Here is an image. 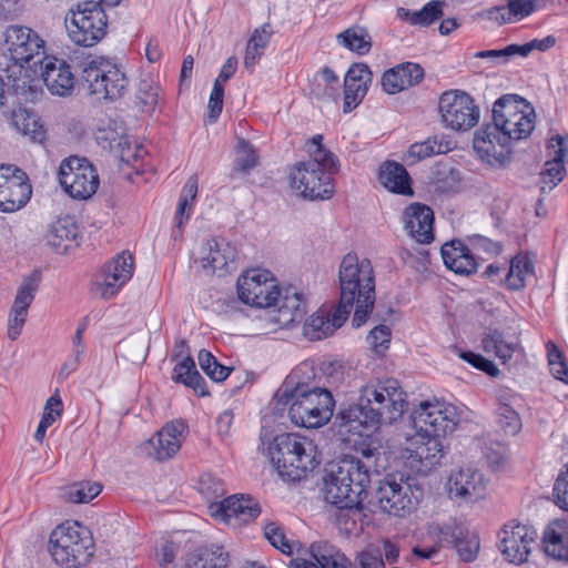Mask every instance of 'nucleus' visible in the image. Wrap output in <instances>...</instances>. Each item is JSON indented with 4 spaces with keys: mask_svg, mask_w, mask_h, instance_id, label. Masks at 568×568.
Returning a JSON list of instances; mask_svg holds the SVG:
<instances>
[{
    "mask_svg": "<svg viewBox=\"0 0 568 568\" xmlns=\"http://www.w3.org/2000/svg\"><path fill=\"white\" fill-rule=\"evenodd\" d=\"M38 287L39 277L34 274L24 278L19 286L8 320L7 334L9 339L16 341L20 336L27 321L28 308L34 300Z\"/></svg>",
    "mask_w": 568,
    "mask_h": 568,
    "instance_id": "b1692460",
    "label": "nucleus"
},
{
    "mask_svg": "<svg viewBox=\"0 0 568 568\" xmlns=\"http://www.w3.org/2000/svg\"><path fill=\"white\" fill-rule=\"evenodd\" d=\"M186 432L187 425L183 420L168 423L148 440L145 450L156 460L169 459L180 450Z\"/></svg>",
    "mask_w": 568,
    "mask_h": 568,
    "instance_id": "5701e85b",
    "label": "nucleus"
},
{
    "mask_svg": "<svg viewBox=\"0 0 568 568\" xmlns=\"http://www.w3.org/2000/svg\"><path fill=\"white\" fill-rule=\"evenodd\" d=\"M49 551L62 568H80L93 555V539L85 527L77 521H67L51 532Z\"/></svg>",
    "mask_w": 568,
    "mask_h": 568,
    "instance_id": "6e6552de",
    "label": "nucleus"
},
{
    "mask_svg": "<svg viewBox=\"0 0 568 568\" xmlns=\"http://www.w3.org/2000/svg\"><path fill=\"white\" fill-rule=\"evenodd\" d=\"M412 417L417 430L415 455L426 468L433 467L444 455L442 437L453 433L459 422L457 409L444 400H424Z\"/></svg>",
    "mask_w": 568,
    "mask_h": 568,
    "instance_id": "20e7f679",
    "label": "nucleus"
},
{
    "mask_svg": "<svg viewBox=\"0 0 568 568\" xmlns=\"http://www.w3.org/2000/svg\"><path fill=\"white\" fill-rule=\"evenodd\" d=\"M548 148L554 150V158L545 163L541 176V191H551L565 175L564 160L567 155V148L562 136L556 135L549 140Z\"/></svg>",
    "mask_w": 568,
    "mask_h": 568,
    "instance_id": "473e14b6",
    "label": "nucleus"
},
{
    "mask_svg": "<svg viewBox=\"0 0 568 568\" xmlns=\"http://www.w3.org/2000/svg\"><path fill=\"white\" fill-rule=\"evenodd\" d=\"M556 43V38L554 36H547L544 39H534L524 44H516L518 57L526 58L534 50L547 51L552 48Z\"/></svg>",
    "mask_w": 568,
    "mask_h": 568,
    "instance_id": "0e129e2a",
    "label": "nucleus"
},
{
    "mask_svg": "<svg viewBox=\"0 0 568 568\" xmlns=\"http://www.w3.org/2000/svg\"><path fill=\"white\" fill-rule=\"evenodd\" d=\"M478 59H488L493 65L505 64L513 58L518 57L516 44H509L503 49L484 50L474 54Z\"/></svg>",
    "mask_w": 568,
    "mask_h": 568,
    "instance_id": "052dcab7",
    "label": "nucleus"
},
{
    "mask_svg": "<svg viewBox=\"0 0 568 568\" xmlns=\"http://www.w3.org/2000/svg\"><path fill=\"white\" fill-rule=\"evenodd\" d=\"M260 513L258 504L245 495H233L209 506L211 517L233 528L254 520Z\"/></svg>",
    "mask_w": 568,
    "mask_h": 568,
    "instance_id": "f3484780",
    "label": "nucleus"
},
{
    "mask_svg": "<svg viewBox=\"0 0 568 568\" xmlns=\"http://www.w3.org/2000/svg\"><path fill=\"white\" fill-rule=\"evenodd\" d=\"M535 276L534 262L526 254H518L510 261L506 285L513 291L521 290Z\"/></svg>",
    "mask_w": 568,
    "mask_h": 568,
    "instance_id": "a19ab883",
    "label": "nucleus"
},
{
    "mask_svg": "<svg viewBox=\"0 0 568 568\" xmlns=\"http://www.w3.org/2000/svg\"><path fill=\"white\" fill-rule=\"evenodd\" d=\"M59 182L73 199L88 200L99 187V175L94 166L84 158L70 156L59 168Z\"/></svg>",
    "mask_w": 568,
    "mask_h": 568,
    "instance_id": "9b49d317",
    "label": "nucleus"
},
{
    "mask_svg": "<svg viewBox=\"0 0 568 568\" xmlns=\"http://www.w3.org/2000/svg\"><path fill=\"white\" fill-rule=\"evenodd\" d=\"M82 79L89 93L99 100L119 99L128 85V79L120 67L103 57L93 58L84 64Z\"/></svg>",
    "mask_w": 568,
    "mask_h": 568,
    "instance_id": "9d476101",
    "label": "nucleus"
},
{
    "mask_svg": "<svg viewBox=\"0 0 568 568\" xmlns=\"http://www.w3.org/2000/svg\"><path fill=\"white\" fill-rule=\"evenodd\" d=\"M64 24L69 40L79 47L92 48L108 33V16L100 2L80 1L70 7Z\"/></svg>",
    "mask_w": 568,
    "mask_h": 568,
    "instance_id": "1a4fd4ad",
    "label": "nucleus"
},
{
    "mask_svg": "<svg viewBox=\"0 0 568 568\" xmlns=\"http://www.w3.org/2000/svg\"><path fill=\"white\" fill-rule=\"evenodd\" d=\"M102 490V486L95 481H81L73 484L65 491V499L74 504H84L95 498Z\"/></svg>",
    "mask_w": 568,
    "mask_h": 568,
    "instance_id": "603ef678",
    "label": "nucleus"
},
{
    "mask_svg": "<svg viewBox=\"0 0 568 568\" xmlns=\"http://www.w3.org/2000/svg\"><path fill=\"white\" fill-rule=\"evenodd\" d=\"M544 549L548 556L559 560H568V523L551 521L544 531Z\"/></svg>",
    "mask_w": 568,
    "mask_h": 568,
    "instance_id": "c9c22d12",
    "label": "nucleus"
},
{
    "mask_svg": "<svg viewBox=\"0 0 568 568\" xmlns=\"http://www.w3.org/2000/svg\"><path fill=\"white\" fill-rule=\"evenodd\" d=\"M444 1L434 0L426 3L420 10L414 11L413 26L428 27L443 16Z\"/></svg>",
    "mask_w": 568,
    "mask_h": 568,
    "instance_id": "13d9d810",
    "label": "nucleus"
},
{
    "mask_svg": "<svg viewBox=\"0 0 568 568\" xmlns=\"http://www.w3.org/2000/svg\"><path fill=\"white\" fill-rule=\"evenodd\" d=\"M379 182L388 191L412 195L410 178L406 169L397 162H385L379 170Z\"/></svg>",
    "mask_w": 568,
    "mask_h": 568,
    "instance_id": "58836bf2",
    "label": "nucleus"
},
{
    "mask_svg": "<svg viewBox=\"0 0 568 568\" xmlns=\"http://www.w3.org/2000/svg\"><path fill=\"white\" fill-rule=\"evenodd\" d=\"M133 275V257L125 252L116 255L103 267L101 278L93 284V292L103 300L118 294Z\"/></svg>",
    "mask_w": 568,
    "mask_h": 568,
    "instance_id": "aec40b11",
    "label": "nucleus"
},
{
    "mask_svg": "<svg viewBox=\"0 0 568 568\" xmlns=\"http://www.w3.org/2000/svg\"><path fill=\"white\" fill-rule=\"evenodd\" d=\"M136 97L144 111H153L160 99V87L151 75H145L138 83Z\"/></svg>",
    "mask_w": 568,
    "mask_h": 568,
    "instance_id": "3c124183",
    "label": "nucleus"
},
{
    "mask_svg": "<svg viewBox=\"0 0 568 568\" xmlns=\"http://www.w3.org/2000/svg\"><path fill=\"white\" fill-rule=\"evenodd\" d=\"M323 135H314L306 144L310 159L302 161L305 164H314L313 168L327 173L331 178L339 171L337 156L323 145Z\"/></svg>",
    "mask_w": 568,
    "mask_h": 568,
    "instance_id": "e433bc0d",
    "label": "nucleus"
},
{
    "mask_svg": "<svg viewBox=\"0 0 568 568\" xmlns=\"http://www.w3.org/2000/svg\"><path fill=\"white\" fill-rule=\"evenodd\" d=\"M448 151H450L448 141L438 136H433L428 138L424 142L412 144L407 151V159H410L412 163H414L435 154H445Z\"/></svg>",
    "mask_w": 568,
    "mask_h": 568,
    "instance_id": "de8ad7c7",
    "label": "nucleus"
},
{
    "mask_svg": "<svg viewBox=\"0 0 568 568\" xmlns=\"http://www.w3.org/2000/svg\"><path fill=\"white\" fill-rule=\"evenodd\" d=\"M498 424L506 435H516L521 429V420L516 409L507 403H501L497 409Z\"/></svg>",
    "mask_w": 568,
    "mask_h": 568,
    "instance_id": "6e6d98bb",
    "label": "nucleus"
},
{
    "mask_svg": "<svg viewBox=\"0 0 568 568\" xmlns=\"http://www.w3.org/2000/svg\"><path fill=\"white\" fill-rule=\"evenodd\" d=\"M486 488L484 475L471 467L452 471L447 481L449 497L460 503H473L483 498Z\"/></svg>",
    "mask_w": 568,
    "mask_h": 568,
    "instance_id": "412c9836",
    "label": "nucleus"
},
{
    "mask_svg": "<svg viewBox=\"0 0 568 568\" xmlns=\"http://www.w3.org/2000/svg\"><path fill=\"white\" fill-rule=\"evenodd\" d=\"M237 256L236 247L224 237L207 240L201 248L200 260L202 267L214 274L229 272Z\"/></svg>",
    "mask_w": 568,
    "mask_h": 568,
    "instance_id": "393cba45",
    "label": "nucleus"
},
{
    "mask_svg": "<svg viewBox=\"0 0 568 568\" xmlns=\"http://www.w3.org/2000/svg\"><path fill=\"white\" fill-rule=\"evenodd\" d=\"M273 33L270 23H264L261 28H257L252 33L247 41L243 64L252 71L256 62L261 59L264 50L268 45L271 36Z\"/></svg>",
    "mask_w": 568,
    "mask_h": 568,
    "instance_id": "37998d69",
    "label": "nucleus"
},
{
    "mask_svg": "<svg viewBox=\"0 0 568 568\" xmlns=\"http://www.w3.org/2000/svg\"><path fill=\"white\" fill-rule=\"evenodd\" d=\"M267 450L278 475L287 481L305 478L321 463L315 442L294 433L275 436Z\"/></svg>",
    "mask_w": 568,
    "mask_h": 568,
    "instance_id": "0eeeda50",
    "label": "nucleus"
},
{
    "mask_svg": "<svg viewBox=\"0 0 568 568\" xmlns=\"http://www.w3.org/2000/svg\"><path fill=\"white\" fill-rule=\"evenodd\" d=\"M347 558L327 542H313L304 556L291 561L294 568H348Z\"/></svg>",
    "mask_w": 568,
    "mask_h": 568,
    "instance_id": "a878e982",
    "label": "nucleus"
},
{
    "mask_svg": "<svg viewBox=\"0 0 568 568\" xmlns=\"http://www.w3.org/2000/svg\"><path fill=\"white\" fill-rule=\"evenodd\" d=\"M278 318L282 326H290L295 322H300L306 313V301L304 295L295 287L285 290L284 295L278 297Z\"/></svg>",
    "mask_w": 568,
    "mask_h": 568,
    "instance_id": "4c0bfd02",
    "label": "nucleus"
},
{
    "mask_svg": "<svg viewBox=\"0 0 568 568\" xmlns=\"http://www.w3.org/2000/svg\"><path fill=\"white\" fill-rule=\"evenodd\" d=\"M422 497V490L394 475H387L376 490V498L384 513L405 516L415 509Z\"/></svg>",
    "mask_w": 568,
    "mask_h": 568,
    "instance_id": "ddd939ff",
    "label": "nucleus"
},
{
    "mask_svg": "<svg viewBox=\"0 0 568 568\" xmlns=\"http://www.w3.org/2000/svg\"><path fill=\"white\" fill-rule=\"evenodd\" d=\"M554 497L556 505L568 511V465L566 470L558 476L554 485Z\"/></svg>",
    "mask_w": 568,
    "mask_h": 568,
    "instance_id": "69168bd1",
    "label": "nucleus"
},
{
    "mask_svg": "<svg viewBox=\"0 0 568 568\" xmlns=\"http://www.w3.org/2000/svg\"><path fill=\"white\" fill-rule=\"evenodd\" d=\"M361 457H354V456H345L341 460L333 463L327 470H336L342 463H353L357 464L362 468V470H365V474L367 476V486L371 481V470L373 467L376 466V459L375 456L378 455V450L374 447H364L359 450Z\"/></svg>",
    "mask_w": 568,
    "mask_h": 568,
    "instance_id": "864d4df0",
    "label": "nucleus"
},
{
    "mask_svg": "<svg viewBox=\"0 0 568 568\" xmlns=\"http://www.w3.org/2000/svg\"><path fill=\"white\" fill-rule=\"evenodd\" d=\"M390 331L385 325L374 327L368 336L367 342L369 345L378 352V348H387L389 344Z\"/></svg>",
    "mask_w": 568,
    "mask_h": 568,
    "instance_id": "338daca9",
    "label": "nucleus"
},
{
    "mask_svg": "<svg viewBox=\"0 0 568 568\" xmlns=\"http://www.w3.org/2000/svg\"><path fill=\"white\" fill-rule=\"evenodd\" d=\"M442 541L453 544L464 561H473L479 550V538L470 532L464 525L450 520L437 527Z\"/></svg>",
    "mask_w": 568,
    "mask_h": 568,
    "instance_id": "bb28decb",
    "label": "nucleus"
},
{
    "mask_svg": "<svg viewBox=\"0 0 568 568\" xmlns=\"http://www.w3.org/2000/svg\"><path fill=\"white\" fill-rule=\"evenodd\" d=\"M78 225L70 216L58 219L45 234V243L58 254L67 253L78 245Z\"/></svg>",
    "mask_w": 568,
    "mask_h": 568,
    "instance_id": "72a5a7b5",
    "label": "nucleus"
},
{
    "mask_svg": "<svg viewBox=\"0 0 568 568\" xmlns=\"http://www.w3.org/2000/svg\"><path fill=\"white\" fill-rule=\"evenodd\" d=\"M354 562L357 568H386L381 548L372 545L357 552Z\"/></svg>",
    "mask_w": 568,
    "mask_h": 568,
    "instance_id": "bf43d9fd",
    "label": "nucleus"
},
{
    "mask_svg": "<svg viewBox=\"0 0 568 568\" xmlns=\"http://www.w3.org/2000/svg\"><path fill=\"white\" fill-rule=\"evenodd\" d=\"M31 194L26 172L14 165H0V212L12 213L22 209Z\"/></svg>",
    "mask_w": 568,
    "mask_h": 568,
    "instance_id": "2eb2a0df",
    "label": "nucleus"
},
{
    "mask_svg": "<svg viewBox=\"0 0 568 568\" xmlns=\"http://www.w3.org/2000/svg\"><path fill=\"white\" fill-rule=\"evenodd\" d=\"M456 353L462 359L469 363L475 368L485 372L489 376L495 377L499 374V369L496 367V365L479 354L462 349H456Z\"/></svg>",
    "mask_w": 568,
    "mask_h": 568,
    "instance_id": "680f3d73",
    "label": "nucleus"
},
{
    "mask_svg": "<svg viewBox=\"0 0 568 568\" xmlns=\"http://www.w3.org/2000/svg\"><path fill=\"white\" fill-rule=\"evenodd\" d=\"M481 343L486 353L494 354L496 357L500 358L503 363H506L515 351V345L507 343L503 334L496 329L487 331Z\"/></svg>",
    "mask_w": 568,
    "mask_h": 568,
    "instance_id": "09e8293b",
    "label": "nucleus"
},
{
    "mask_svg": "<svg viewBox=\"0 0 568 568\" xmlns=\"http://www.w3.org/2000/svg\"><path fill=\"white\" fill-rule=\"evenodd\" d=\"M229 554L220 546L201 547L187 555L184 568H226Z\"/></svg>",
    "mask_w": 568,
    "mask_h": 568,
    "instance_id": "ea45409f",
    "label": "nucleus"
},
{
    "mask_svg": "<svg viewBox=\"0 0 568 568\" xmlns=\"http://www.w3.org/2000/svg\"><path fill=\"white\" fill-rule=\"evenodd\" d=\"M372 82V71L365 63H354L344 79V112L357 106L367 93Z\"/></svg>",
    "mask_w": 568,
    "mask_h": 568,
    "instance_id": "c85d7f7f",
    "label": "nucleus"
},
{
    "mask_svg": "<svg viewBox=\"0 0 568 568\" xmlns=\"http://www.w3.org/2000/svg\"><path fill=\"white\" fill-rule=\"evenodd\" d=\"M12 123L14 128L23 135L29 136L34 142H41L44 139V130L36 114L28 110L20 109L13 112Z\"/></svg>",
    "mask_w": 568,
    "mask_h": 568,
    "instance_id": "49530a36",
    "label": "nucleus"
},
{
    "mask_svg": "<svg viewBox=\"0 0 568 568\" xmlns=\"http://www.w3.org/2000/svg\"><path fill=\"white\" fill-rule=\"evenodd\" d=\"M41 78L53 95L68 97L73 92L75 77L64 59L45 55L41 61Z\"/></svg>",
    "mask_w": 568,
    "mask_h": 568,
    "instance_id": "4be33fe9",
    "label": "nucleus"
},
{
    "mask_svg": "<svg viewBox=\"0 0 568 568\" xmlns=\"http://www.w3.org/2000/svg\"><path fill=\"white\" fill-rule=\"evenodd\" d=\"M339 304L351 314L355 307L353 325L361 327L368 318L375 303L374 270L369 260L354 253L346 254L339 265Z\"/></svg>",
    "mask_w": 568,
    "mask_h": 568,
    "instance_id": "423d86ee",
    "label": "nucleus"
},
{
    "mask_svg": "<svg viewBox=\"0 0 568 568\" xmlns=\"http://www.w3.org/2000/svg\"><path fill=\"white\" fill-rule=\"evenodd\" d=\"M548 363L551 374L557 379L568 383V369L561 358V354L557 349L549 351Z\"/></svg>",
    "mask_w": 568,
    "mask_h": 568,
    "instance_id": "774afa93",
    "label": "nucleus"
},
{
    "mask_svg": "<svg viewBox=\"0 0 568 568\" xmlns=\"http://www.w3.org/2000/svg\"><path fill=\"white\" fill-rule=\"evenodd\" d=\"M337 44L344 47L345 49L357 53L358 55H364L371 51L372 40L371 36L366 29L359 26H353L345 31L338 33L336 36Z\"/></svg>",
    "mask_w": 568,
    "mask_h": 568,
    "instance_id": "c03bdc74",
    "label": "nucleus"
},
{
    "mask_svg": "<svg viewBox=\"0 0 568 568\" xmlns=\"http://www.w3.org/2000/svg\"><path fill=\"white\" fill-rule=\"evenodd\" d=\"M348 318L347 311L337 306L332 318L323 311L311 315L303 325V335L310 341H320L331 336Z\"/></svg>",
    "mask_w": 568,
    "mask_h": 568,
    "instance_id": "7c9ffc66",
    "label": "nucleus"
},
{
    "mask_svg": "<svg viewBox=\"0 0 568 568\" xmlns=\"http://www.w3.org/2000/svg\"><path fill=\"white\" fill-rule=\"evenodd\" d=\"M314 164L298 162L290 173L291 186L304 199L327 200L334 194V184L327 173L313 168Z\"/></svg>",
    "mask_w": 568,
    "mask_h": 568,
    "instance_id": "dca6fc26",
    "label": "nucleus"
},
{
    "mask_svg": "<svg viewBox=\"0 0 568 568\" xmlns=\"http://www.w3.org/2000/svg\"><path fill=\"white\" fill-rule=\"evenodd\" d=\"M498 538L504 557L511 564L520 565L527 560L537 532L531 526L509 523L504 526Z\"/></svg>",
    "mask_w": 568,
    "mask_h": 568,
    "instance_id": "a211bd4d",
    "label": "nucleus"
},
{
    "mask_svg": "<svg viewBox=\"0 0 568 568\" xmlns=\"http://www.w3.org/2000/svg\"><path fill=\"white\" fill-rule=\"evenodd\" d=\"M264 536L274 548L278 549L283 554H293L295 544L286 538L283 528L276 523H268L265 525Z\"/></svg>",
    "mask_w": 568,
    "mask_h": 568,
    "instance_id": "4d7b16f0",
    "label": "nucleus"
},
{
    "mask_svg": "<svg viewBox=\"0 0 568 568\" xmlns=\"http://www.w3.org/2000/svg\"><path fill=\"white\" fill-rule=\"evenodd\" d=\"M423 78L424 70L419 64L406 62L384 72L381 84L386 93L395 94L419 83Z\"/></svg>",
    "mask_w": 568,
    "mask_h": 568,
    "instance_id": "c756f323",
    "label": "nucleus"
},
{
    "mask_svg": "<svg viewBox=\"0 0 568 568\" xmlns=\"http://www.w3.org/2000/svg\"><path fill=\"white\" fill-rule=\"evenodd\" d=\"M4 38L10 59L16 64L22 65L44 54L45 41L31 28L10 26L6 30Z\"/></svg>",
    "mask_w": 568,
    "mask_h": 568,
    "instance_id": "6ab92c4d",
    "label": "nucleus"
},
{
    "mask_svg": "<svg viewBox=\"0 0 568 568\" xmlns=\"http://www.w3.org/2000/svg\"><path fill=\"white\" fill-rule=\"evenodd\" d=\"M223 97H224V87L220 81H215L213 84V89L210 94V100L207 103L209 110V120L210 122H215L220 116L223 109Z\"/></svg>",
    "mask_w": 568,
    "mask_h": 568,
    "instance_id": "e2e57ef3",
    "label": "nucleus"
},
{
    "mask_svg": "<svg viewBox=\"0 0 568 568\" xmlns=\"http://www.w3.org/2000/svg\"><path fill=\"white\" fill-rule=\"evenodd\" d=\"M442 122L455 131H467L479 121V109L466 92L446 91L438 102Z\"/></svg>",
    "mask_w": 568,
    "mask_h": 568,
    "instance_id": "4468645a",
    "label": "nucleus"
},
{
    "mask_svg": "<svg viewBox=\"0 0 568 568\" xmlns=\"http://www.w3.org/2000/svg\"><path fill=\"white\" fill-rule=\"evenodd\" d=\"M440 254L447 268L457 274H470L477 268L474 255L460 241L445 243L440 248Z\"/></svg>",
    "mask_w": 568,
    "mask_h": 568,
    "instance_id": "f704fd0d",
    "label": "nucleus"
},
{
    "mask_svg": "<svg viewBox=\"0 0 568 568\" xmlns=\"http://www.w3.org/2000/svg\"><path fill=\"white\" fill-rule=\"evenodd\" d=\"M258 163V156L254 146L244 139H239L235 146V159L233 171L248 173Z\"/></svg>",
    "mask_w": 568,
    "mask_h": 568,
    "instance_id": "8fccbe9b",
    "label": "nucleus"
},
{
    "mask_svg": "<svg viewBox=\"0 0 568 568\" xmlns=\"http://www.w3.org/2000/svg\"><path fill=\"white\" fill-rule=\"evenodd\" d=\"M534 128V109L523 98L506 94L493 105V124L475 133L473 148L487 163L503 165L509 159L510 141L528 138Z\"/></svg>",
    "mask_w": 568,
    "mask_h": 568,
    "instance_id": "f257e3e1",
    "label": "nucleus"
},
{
    "mask_svg": "<svg viewBox=\"0 0 568 568\" xmlns=\"http://www.w3.org/2000/svg\"><path fill=\"white\" fill-rule=\"evenodd\" d=\"M197 359L202 371L214 382L224 381L231 373L230 367L221 365L216 358L205 349L199 352Z\"/></svg>",
    "mask_w": 568,
    "mask_h": 568,
    "instance_id": "5fc2aeb1",
    "label": "nucleus"
},
{
    "mask_svg": "<svg viewBox=\"0 0 568 568\" xmlns=\"http://www.w3.org/2000/svg\"><path fill=\"white\" fill-rule=\"evenodd\" d=\"M407 404V395L396 379H376L361 387L357 404L342 409L336 420L345 432L364 435L398 420Z\"/></svg>",
    "mask_w": 568,
    "mask_h": 568,
    "instance_id": "f03ea898",
    "label": "nucleus"
},
{
    "mask_svg": "<svg viewBox=\"0 0 568 568\" xmlns=\"http://www.w3.org/2000/svg\"><path fill=\"white\" fill-rule=\"evenodd\" d=\"M314 368L302 363L294 368L278 388V403L288 406V416L296 426L316 428L333 416L334 399L329 390L313 384Z\"/></svg>",
    "mask_w": 568,
    "mask_h": 568,
    "instance_id": "7ed1b4c3",
    "label": "nucleus"
},
{
    "mask_svg": "<svg viewBox=\"0 0 568 568\" xmlns=\"http://www.w3.org/2000/svg\"><path fill=\"white\" fill-rule=\"evenodd\" d=\"M172 379L181 383L204 396L206 395L205 383L200 373L196 371L195 363L189 355L184 356L173 368Z\"/></svg>",
    "mask_w": 568,
    "mask_h": 568,
    "instance_id": "79ce46f5",
    "label": "nucleus"
},
{
    "mask_svg": "<svg viewBox=\"0 0 568 568\" xmlns=\"http://www.w3.org/2000/svg\"><path fill=\"white\" fill-rule=\"evenodd\" d=\"M199 190V180L195 174L191 175L184 184L179 197L178 209L175 213V226L182 229L193 212V206L196 200Z\"/></svg>",
    "mask_w": 568,
    "mask_h": 568,
    "instance_id": "a18cd8bd",
    "label": "nucleus"
},
{
    "mask_svg": "<svg viewBox=\"0 0 568 568\" xmlns=\"http://www.w3.org/2000/svg\"><path fill=\"white\" fill-rule=\"evenodd\" d=\"M367 488V476L357 464L342 463L336 470H326L324 497L337 507L336 521L347 532L356 529L362 517V495Z\"/></svg>",
    "mask_w": 568,
    "mask_h": 568,
    "instance_id": "39448f33",
    "label": "nucleus"
},
{
    "mask_svg": "<svg viewBox=\"0 0 568 568\" xmlns=\"http://www.w3.org/2000/svg\"><path fill=\"white\" fill-rule=\"evenodd\" d=\"M240 300L254 307H271L278 302L281 292L272 273L263 268H252L237 280Z\"/></svg>",
    "mask_w": 568,
    "mask_h": 568,
    "instance_id": "f8f14e48",
    "label": "nucleus"
},
{
    "mask_svg": "<svg viewBox=\"0 0 568 568\" xmlns=\"http://www.w3.org/2000/svg\"><path fill=\"white\" fill-rule=\"evenodd\" d=\"M97 139L100 142H106L111 150H119L123 161L129 162L143 156L144 149L134 143V150H132V141L125 134L124 128L116 123H110L106 128L99 129Z\"/></svg>",
    "mask_w": 568,
    "mask_h": 568,
    "instance_id": "2f4dec72",
    "label": "nucleus"
},
{
    "mask_svg": "<svg viewBox=\"0 0 568 568\" xmlns=\"http://www.w3.org/2000/svg\"><path fill=\"white\" fill-rule=\"evenodd\" d=\"M403 219L405 230L415 241L428 244L434 240V212L429 206L412 203L405 209Z\"/></svg>",
    "mask_w": 568,
    "mask_h": 568,
    "instance_id": "cd10ccee",
    "label": "nucleus"
}]
</instances>
